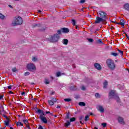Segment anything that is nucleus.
Here are the masks:
<instances>
[{
    "mask_svg": "<svg viewBox=\"0 0 129 129\" xmlns=\"http://www.w3.org/2000/svg\"><path fill=\"white\" fill-rule=\"evenodd\" d=\"M52 101H53V102H57V99L56 98H52Z\"/></svg>",
    "mask_w": 129,
    "mask_h": 129,
    "instance_id": "e433bc0d",
    "label": "nucleus"
},
{
    "mask_svg": "<svg viewBox=\"0 0 129 129\" xmlns=\"http://www.w3.org/2000/svg\"><path fill=\"white\" fill-rule=\"evenodd\" d=\"M12 71H13V72H16V71H17V69H16V68L13 69H12Z\"/></svg>",
    "mask_w": 129,
    "mask_h": 129,
    "instance_id": "37998d69",
    "label": "nucleus"
},
{
    "mask_svg": "<svg viewBox=\"0 0 129 129\" xmlns=\"http://www.w3.org/2000/svg\"><path fill=\"white\" fill-rule=\"evenodd\" d=\"M79 105H80V106H85L86 104L83 102H80L79 103Z\"/></svg>",
    "mask_w": 129,
    "mask_h": 129,
    "instance_id": "aec40b11",
    "label": "nucleus"
},
{
    "mask_svg": "<svg viewBox=\"0 0 129 129\" xmlns=\"http://www.w3.org/2000/svg\"><path fill=\"white\" fill-rule=\"evenodd\" d=\"M39 118H40L41 120L44 122V123H47L48 121L47 120V119L45 118V117H44L43 115H40Z\"/></svg>",
    "mask_w": 129,
    "mask_h": 129,
    "instance_id": "0eeeda50",
    "label": "nucleus"
},
{
    "mask_svg": "<svg viewBox=\"0 0 129 129\" xmlns=\"http://www.w3.org/2000/svg\"><path fill=\"white\" fill-rule=\"evenodd\" d=\"M80 123L81 124H83V123H82V120H80Z\"/></svg>",
    "mask_w": 129,
    "mask_h": 129,
    "instance_id": "bf43d9fd",
    "label": "nucleus"
},
{
    "mask_svg": "<svg viewBox=\"0 0 129 129\" xmlns=\"http://www.w3.org/2000/svg\"><path fill=\"white\" fill-rule=\"evenodd\" d=\"M27 69L29 71H31L32 72H34V71H36V66L34 64V63H30L27 64Z\"/></svg>",
    "mask_w": 129,
    "mask_h": 129,
    "instance_id": "423d86ee",
    "label": "nucleus"
},
{
    "mask_svg": "<svg viewBox=\"0 0 129 129\" xmlns=\"http://www.w3.org/2000/svg\"><path fill=\"white\" fill-rule=\"evenodd\" d=\"M62 44L64 45H67L68 44V39H64L62 41Z\"/></svg>",
    "mask_w": 129,
    "mask_h": 129,
    "instance_id": "dca6fc26",
    "label": "nucleus"
},
{
    "mask_svg": "<svg viewBox=\"0 0 129 129\" xmlns=\"http://www.w3.org/2000/svg\"><path fill=\"white\" fill-rule=\"evenodd\" d=\"M76 29H78V26H76Z\"/></svg>",
    "mask_w": 129,
    "mask_h": 129,
    "instance_id": "338daca9",
    "label": "nucleus"
},
{
    "mask_svg": "<svg viewBox=\"0 0 129 129\" xmlns=\"http://www.w3.org/2000/svg\"><path fill=\"white\" fill-rule=\"evenodd\" d=\"M25 76H28V75H30V72H26L25 74H24Z\"/></svg>",
    "mask_w": 129,
    "mask_h": 129,
    "instance_id": "c9c22d12",
    "label": "nucleus"
},
{
    "mask_svg": "<svg viewBox=\"0 0 129 129\" xmlns=\"http://www.w3.org/2000/svg\"><path fill=\"white\" fill-rule=\"evenodd\" d=\"M102 125L103 127H105V126H106V123H102Z\"/></svg>",
    "mask_w": 129,
    "mask_h": 129,
    "instance_id": "58836bf2",
    "label": "nucleus"
},
{
    "mask_svg": "<svg viewBox=\"0 0 129 129\" xmlns=\"http://www.w3.org/2000/svg\"><path fill=\"white\" fill-rule=\"evenodd\" d=\"M26 129H31L30 126L29 125H26Z\"/></svg>",
    "mask_w": 129,
    "mask_h": 129,
    "instance_id": "49530a36",
    "label": "nucleus"
},
{
    "mask_svg": "<svg viewBox=\"0 0 129 129\" xmlns=\"http://www.w3.org/2000/svg\"><path fill=\"white\" fill-rule=\"evenodd\" d=\"M61 31L62 33H69V29L67 28H62L61 29Z\"/></svg>",
    "mask_w": 129,
    "mask_h": 129,
    "instance_id": "f8f14e48",
    "label": "nucleus"
},
{
    "mask_svg": "<svg viewBox=\"0 0 129 129\" xmlns=\"http://www.w3.org/2000/svg\"><path fill=\"white\" fill-rule=\"evenodd\" d=\"M57 34H61V30H57Z\"/></svg>",
    "mask_w": 129,
    "mask_h": 129,
    "instance_id": "de8ad7c7",
    "label": "nucleus"
},
{
    "mask_svg": "<svg viewBox=\"0 0 129 129\" xmlns=\"http://www.w3.org/2000/svg\"><path fill=\"white\" fill-rule=\"evenodd\" d=\"M95 96L96 98H100V95L99 94V93L95 94Z\"/></svg>",
    "mask_w": 129,
    "mask_h": 129,
    "instance_id": "b1692460",
    "label": "nucleus"
},
{
    "mask_svg": "<svg viewBox=\"0 0 129 129\" xmlns=\"http://www.w3.org/2000/svg\"><path fill=\"white\" fill-rule=\"evenodd\" d=\"M82 119H83V116H81V117H80L79 120H82Z\"/></svg>",
    "mask_w": 129,
    "mask_h": 129,
    "instance_id": "8fccbe9b",
    "label": "nucleus"
},
{
    "mask_svg": "<svg viewBox=\"0 0 129 129\" xmlns=\"http://www.w3.org/2000/svg\"><path fill=\"white\" fill-rule=\"evenodd\" d=\"M3 111H5V110L3 109V110H0V114H2V112H3Z\"/></svg>",
    "mask_w": 129,
    "mask_h": 129,
    "instance_id": "864d4df0",
    "label": "nucleus"
},
{
    "mask_svg": "<svg viewBox=\"0 0 129 129\" xmlns=\"http://www.w3.org/2000/svg\"><path fill=\"white\" fill-rule=\"evenodd\" d=\"M94 129H98V128H97V127H95L94 128Z\"/></svg>",
    "mask_w": 129,
    "mask_h": 129,
    "instance_id": "69168bd1",
    "label": "nucleus"
},
{
    "mask_svg": "<svg viewBox=\"0 0 129 129\" xmlns=\"http://www.w3.org/2000/svg\"><path fill=\"white\" fill-rule=\"evenodd\" d=\"M97 42L98 43V44H103V42H102V41H101V40L99 39V40H98L97 41Z\"/></svg>",
    "mask_w": 129,
    "mask_h": 129,
    "instance_id": "2f4dec72",
    "label": "nucleus"
},
{
    "mask_svg": "<svg viewBox=\"0 0 129 129\" xmlns=\"http://www.w3.org/2000/svg\"><path fill=\"white\" fill-rule=\"evenodd\" d=\"M38 13H42V11L41 10H38Z\"/></svg>",
    "mask_w": 129,
    "mask_h": 129,
    "instance_id": "e2e57ef3",
    "label": "nucleus"
},
{
    "mask_svg": "<svg viewBox=\"0 0 129 129\" xmlns=\"http://www.w3.org/2000/svg\"><path fill=\"white\" fill-rule=\"evenodd\" d=\"M37 112H38V113H42V114H41L40 115H44L45 114L44 111H43L42 110H41V109H38L37 110Z\"/></svg>",
    "mask_w": 129,
    "mask_h": 129,
    "instance_id": "f3484780",
    "label": "nucleus"
},
{
    "mask_svg": "<svg viewBox=\"0 0 129 129\" xmlns=\"http://www.w3.org/2000/svg\"><path fill=\"white\" fill-rule=\"evenodd\" d=\"M1 129H6V127H4L3 128H1Z\"/></svg>",
    "mask_w": 129,
    "mask_h": 129,
    "instance_id": "0e129e2a",
    "label": "nucleus"
},
{
    "mask_svg": "<svg viewBox=\"0 0 129 129\" xmlns=\"http://www.w3.org/2000/svg\"><path fill=\"white\" fill-rule=\"evenodd\" d=\"M123 8L125 11H127V12H129V4L126 3L123 6Z\"/></svg>",
    "mask_w": 129,
    "mask_h": 129,
    "instance_id": "9b49d317",
    "label": "nucleus"
},
{
    "mask_svg": "<svg viewBox=\"0 0 129 129\" xmlns=\"http://www.w3.org/2000/svg\"><path fill=\"white\" fill-rule=\"evenodd\" d=\"M106 64L110 70L113 71L115 69V63L114 61L111 59H108L106 60Z\"/></svg>",
    "mask_w": 129,
    "mask_h": 129,
    "instance_id": "7ed1b4c3",
    "label": "nucleus"
},
{
    "mask_svg": "<svg viewBox=\"0 0 129 129\" xmlns=\"http://www.w3.org/2000/svg\"><path fill=\"white\" fill-rule=\"evenodd\" d=\"M56 108H61V106L57 105V106L56 107Z\"/></svg>",
    "mask_w": 129,
    "mask_h": 129,
    "instance_id": "6e6d98bb",
    "label": "nucleus"
},
{
    "mask_svg": "<svg viewBox=\"0 0 129 129\" xmlns=\"http://www.w3.org/2000/svg\"><path fill=\"white\" fill-rule=\"evenodd\" d=\"M22 95H26V92H23L22 93H21Z\"/></svg>",
    "mask_w": 129,
    "mask_h": 129,
    "instance_id": "603ef678",
    "label": "nucleus"
},
{
    "mask_svg": "<svg viewBox=\"0 0 129 129\" xmlns=\"http://www.w3.org/2000/svg\"><path fill=\"white\" fill-rule=\"evenodd\" d=\"M46 114L50 113V111H46Z\"/></svg>",
    "mask_w": 129,
    "mask_h": 129,
    "instance_id": "13d9d810",
    "label": "nucleus"
},
{
    "mask_svg": "<svg viewBox=\"0 0 129 129\" xmlns=\"http://www.w3.org/2000/svg\"><path fill=\"white\" fill-rule=\"evenodd\" d=\"M59 39H60V36H59V34H56L49 37L48 40L51 43H56V42L59 41Z\"/></svg>",
    "mask_w": 129,
    "mask_h": 129,
    "instance_id": "39448f33",
    "label": "nucleus"
},
{
    "mask_svg": "<svg viewBox=\"0 0 129 129\" xmlns=\"http://www.w3.org/2000/svg\"><path fill=\"white\" fill-rule=\"evenodd\" d=\"M108 84V83L107 81H105L103 83V88H106V86H107V85Z\"/></svg>",
    "mask_w": 129,
    "mask_h": 129,
    "instance_id": "a211bd4d",
    "label": "nucleus"
},
{
    "mask_svg": "<svg viewBox=\"0 0 129 129\" xmlns=\"http://www.w3.org/2000/svg\"><path fill=\"white\" fill-rule=\"evenodd\" d=\"M23 24V19L20 16L16 17L12 22V25L14 27H16V26H19L20 25H22Z\"/></svg>",
    "mask_w": 129,
    "mask_h": 129,
    "instance_id": "f03ea898",
    "label": "nucleus"
},
{
    "mask_svg": "<svg viewBox=\"0 0 129 129\" xmlns=\"http://www.w3.org/2000/svg\"><path fill=\"white\" fill-rule=\"evenodd\" d=\"M38 129H44V128H43L42 125H39Z\"/></svg>",
    "mask_w": 129,
    "mask_h": 129,
    "instance_id": "c03bdc74",
    "label": "nucleus"
},
{
    "mask_svg": "<svg viewBox=\"0 0 129 129\" xmlns=\"http://www.w3.org/2000/svg\"><path fill=\"white\" fill-rule=\"evenodd\" d=\"M4 98V95H0V100Z\"/></svg>",
    "mask_w": 129,
    "mask_h": 129,
    "instance_id": "09e8293b",
    "label": "nucleus"
},
{
    "mask_svg": "<svg viewBox=\"0 0 129 129\" xmlns=\"http://www.w3.org/2000/svg\"><path fill=\"white\" fill-rule=\"evenodd\" d=\"M50 94L51 95H53V94H54V92H52Z\"/></svg>",
    "mask_w": 129,
    "mask_h": 129,
    "instance_id": "680f3d73",
    "label": "nucleus"
},
{
    "mask_svg": "<svg viewBox=\"0 0 129 129\" xmlns=\"http://www.w3.org/2000/svg\"><path fill=\"white\" fill-rule=\"evenodd\" d=\"M88 41L90 42V43H92V42H93V39L92 38H88Z\"/></svg>",
    "mask_w": 129,
    "mask_h": 129,
    "instance_id": "f704fd0d",
    "label": "nucleus"
},
{
    "mask_svg": "<svg viewBox=\"0 0 129 129\" xmlns=\"http://www.w3.org/2000/svg\"><path fill=\"white\" fill-rule=\"evenodd\" d=\"M8 7H9V8H10L11 9H14V7H13V6H12V5H8Z\"/></svg>",
    "mask_w": 129,
    "mask_h": 129,
    "instance_id": "3c124183",
    "label": "nucleus"
},
{
    "mask_svg": "<svg viewBox=\"0 0 129 129\" xmlns=\"http://www.w3.org/2000/svg\"><path fill=\"white\" fill-rule=\"evenodd\" d=\"M71 90H77V88L75 86H72L71 87Z\"/></svg>",
    "mask_w": 129,
    "mask_h": 129,
    "instance_id": "393cba45",
    "label": "nucleus"
},
{
    "mask_svg": "<svg viewBox=\"0 0 129 129\" xmlns=\"http://www.w3.org/2000/svg\"><path fill=\"white\" fill-rule=\"evenodd\" d=\"M38 26V24H33V27H37Z\"/></svg>",
    "mask_w": 129,
    "mask_h": 129,
    "instance_id": "4d7b16f0",
    "label": "nucleus"
},
{
    "mask_svg": "<svg viewBox=\"0 0 129 129\" xmlns=\"http://www.w3.org/2000/svg\"><path fill=\"white\" fill-rule=\"evenodd\" d=\"M88 118H89V116L86 115L85 117V121H87V120H88Z\"/></svg>",
    "mask_w": 129,
    "mask_h": 129,
    "instance_id": "473e14b6",
    "label": "nucleus"
},
{
    "mask_svg": "<svg viewBox=\"0 0 129 129\" xmlns=\"http://www.w3.org/2000/svg\"><path fill=\"white\" fill-rule=\"evenodd\" d=\"M72 22L73 26H76V21H75V20L73 19L72 20Z\"/></svg>",
    "mask_w": 129,
    "mask_h": 129,
    "instance_id": "a878e982",
    "label": "nucleus"
},
{
    "mask_svg": "<svg viewBox=\"0 0 129 129\" xmlns=\"http://www.w3.org/2000/svg\"><path fill=\"white\" fill-rule=\"evenodd\" d=\"M48 103L49 105H54V102L52 100H48Z\"/></svg>",
    "mask_w": 129,
    "mask_h": 129,
    "instance_id": "4be33fe9",
    "label": "nucleus"
},
{
    "mask_svg": "<svg viewBox=\"0 0 129 129\" xmlns=\"http://www.w3.org/2000/svg\"><path fill=\"white\" fill-rule=\"evenodd\" d=\"M23 122L25 124H26V125H28V123H29V121H28V120H23Z\"/></svg>",
    "mask_w": 129,
    "mask_h": 129,
    "instance_id": "c756f323",
    "label": "nucleus"
},
{
    "mask_svg": "<svg viewBox=\"0 0 129 129\" xmlns=\"http://www.w3.org/2000/svg\"><path fill=\"white\" fill-rule=\"evenodd\" d=\"M98 109L100 112H101L103 113V112H104V108H103V106L101 105H98Z\"/></svg>",
    "mask_w": 129,
    "mask_h": 129,
    "instance_id": "6e6552de",
    "label": "nucleus"
},
{
    "mask_svg": "<svg viewBox=\"0 0 129 129\" xmlns=\"http://www.w3.org/2000/svg\"><path fill=\"white\" fill-rule=\"evenodd\" d=\"M45 84H49L50 83V81L48 79H46L44 81Z\"/></svg>",
    "mask_w": 129,
    "mask_h": 129,
    "instance_id": "c85d7f7f",
    "label": "nucleus"
},
{
    "mask_svg": "<svg viewBox=\"0 0 129 129\" xmlns=\"http://www.w3.org/2000/svg\"><path fill=\"white\" fill-rule=\"evenodd\" d=\"M10 129H13V127H10Z\"/></svg>",
    "mask_w": 129,
    "mask_h": 129,
    "instance_id": "774afa93",
    "label": "nucleus"
},
{
    "mask_svg": "<svg viewBox=\"0 0 129 129\" xmlns=\"http://www.w3.org/2000/svg\"><path fill=\"white\" fill-rule=\"evenodd\" d=\"M66 126H69L70 125V121H67L66 123H65Z\"/></svg>",
    "mask_w": 129,
    "mask_h": 129,
    "instance_id": "cd10ccee",
    "label": "nucleus"
},
{
    "mask_svg": "<svg viewBox=\"0 0 129 129\" xmlns=\"http://www.w3.org/2000/svg\"><path fill=\"white\" fill-rule=\"evenodd\" d=\"M85 3V0H81L80 1V4H84Z\"/></svg>",
    "mask_w": 129,
    "mask_h": 129,
    "instance_id": "4c0bfd02",
    "label": "nucleus"
},
{
    "mask_svg": "<svg viewBox=\"0 0 129 129\" xmlns=\"http://www.w3.org/2000/svg\"><path fill=\"white\" fill-rule=\"evenodd\" d=\"M94 67L96 69H97V70H100L101 69V66H100L98 63H95Z\"/></svg>",
    "mask_w": 129,
    "mask_h": 129,
    "instance_id": "1a4fd4ad",
    "label": "nucleus"
},
{
    "mask_svg": "<svg viewBox=\"0 0 129 129\" xmlns=\"http://www.w3.org/2000/svg\"><path fill=\"white\" fill-rule=\"evenodd\" d=\"M32 60L33 61V62H37V61H38V58H37L36 57L33 56L32 57Z\"/></svg>",
    "mask_w": 129,
    "mask_h": 129,
    "instance_id": "6ab92c4d",
    "label": "nucleus"
},
{
    "mask_svg": "<svg viewBox=\"0 0 129 129\" xmlns=\"http://www.w3.org/2000/svg\"><path fill=\"white\" fill-rule=\"evenodd\" d=\"M118 121L122 124H124V121H123V118L121 117H118Z\"/></svg>",
    "mask_w": 129,
    "mask_h": 129,
    "instance_id": "9d476101",
    "label": "nucleus"
},
{
    "mask_svg": "<svg viewBox=\"0 0 129 129\" xmlns=\"http://www.w3.org/2000/svg\"><path fill=\"white\" fill-rule=\"evenodd\" d=\"M12 87H13V86L10 85L8 87V89H12Z\"/></svg>",
    "mask_w": 129,
    "mask_h": 129,
    "instance_id": "a18cd8bd",
    "label": "nucleus"
},
{
    "mask_svg": "<svg viewBox=\"0 0 129 129\" xmlns=\"http://www.w3.org/2000/svg\"><path fill=\"white\" fill-rule=\"evenodd\" d=\"M5 125L9 126L10 124V119H7L6 121H4Z\"/></svg>",
    "mask_w": 129,
    "mask_h": 129,
    "instance_id": "2eb2a0df",
    "label": "nucleus"
},
{
    "mask_svg": "<svg viewBox=\"0 0 129 129\" xmlns=\"http://www.w3.org/2000/svg\"><path fill=\"white\" fill-rule=\"evenodd\" d=\"M61 75H65V74L61 73L60 72H57L56 73V77H60V76H61Z\"/></svg>",
    "mask_w": 129,
    "mask_h": 129,
    "instance_id": "ddd939ff",
    "label": "nucleus"
},
{
    "mask_svg": "<svg viewBox=\"0 0 129 129\" xmlns=\"http://www.w3.org/2000/svg\"><path fill=\"white\" fill-rule=\"evenodd\" d=\"M17 126H23V125H24V124L21 122H17Z\"/></svg>",
    "mask_w": 129,
    "mask_h": 129,
    "instance_id": "412c9836",
    "label": "nucleus"
},
{
    "mask_svg": "<svg viewBox=\"0 0 129 129\" xmlns=\"http://www.w3.org/2000/svg\"><path fill=\"white\" fill-rule=\"evenodd\" d=\"M109 98H114L117 102H119V97H118V96L116 94L115 91L111 90L109 93Z\"/></svg>",
    "mask_w": 129,
    "mask_h": 129,
    "instance_id": "20e7f679",
    "label": "nucleus"
},
{
    "mask_svg": "<svg viewBox=\"0 0 129 129\" xmlns=\"http://www.w3.org/2000/svg\"><path fill=\"white\" fill-rule=\"evenodd\" d=\"M76 119L75 118V117H73V118L70 119V121H71V122L75 121Z\"/></svg>",
    "mask_w": 129,
    "mask_h": 129,
    "instance_id": "72a5a7b5",
    "label": "nucleus"
},
{
    "mask_svg": "<svg viewBox=\"0 0 129 129\" xmlns=\"http://www.w3.org/2000/svg\"><path fill=\"white\" fill-rule=\"evenodd\" d=\"M82 90H85V89H86V88H85V87L84 86H82V87L81 88Z\"/></svg>",
    "mask_w": 129,
    "mask_h": 129,
    "instance_id": "ea45409f",
    "label": "nucleus"
},
{
    "mask_svg": "<svg viewBox=\"0 0 129 129\" xmlns=\"http://www.w3.org/2000/svg\"><path fill=\"white\" fill-rule=\"evenodd\" d=\"M106 18V13L102 11H99L97 13V16L96 18V20L94 23L95 24H99L101 23V22H104Z\"/></svg>",
    "mask_w": 129,
    "mask_h": 129,
    "instance_id": "f257e3e1",
    "label": "nucleus"
},
{
    "mask_svg": "<svg viewBox=\"0 0 129 129\" xmlns=\"http://www.w3.org/2000/svg\"><path fill=\"white\" fill-rule=\"evenodd\" d=\"M4 117H5V118H6L7 120L8 119H10V118H9V117H8V116L5 115H3Z\"/></svg>",
    "mask_w": 129,
    "mask_h": 129,
    "instance_id": "a19ab883",
    "label": "nucleus"
},
{
    "mask_svg": "<svg viewBox=\"0 0 129 129\" xmlns=\"http://www.w3.org/2000/svg\"><path fill=\"white\" fill-rule=\"evenodd\" d=\"M66 118H69V115H67Z\"/></svg>",
    "mask_w": 129,
    "mask_h": 129,
    "instance_id": "052dcab7",
    "label": "nucleus"
},
{
    "mask_svg": "<svg viewBox=\"0 0 129 129\" xmlns=\"http://www.w3.org/2000/svg\"><path fill=\"white\" fill-rule=\"evenodd\" d=\"M118 24L122 26V27H124V21L123 20H121L120 22Z\"/></svg>",
    "mask_w": 129,
    "mask_h": 129,
    "instance_id": "4468645a",
    "label": "nucleus"
},
{
    "mask_svg": "<svg viewBox=\"0 0 129 129\" xmlns=\"http://www.w3.org/2000/svg\"><path fill=\"white\" fill-rule=\"evenodd\" d=\"M64 101L67 102H70V101H71V99L70 98L64 99Z\"/></svg>",
    "mask_w": 129,
    "mask_h": 129,
    "instance_id": "bb28decb",
    "label": "nucleus"
},
{
    "mask_svg": "<svg viewBox=\"0 0 129 129\" xmlns=\"http://www.w3.org/2000/svg\"><path fill=\"white\" fill-rule=\"evenodd\" d=\"M111 55H112L113 56H114V57H116L118 55V54L115 53V52H112L111 53Z\"/></svg>",
    "mask_w": 129,
    "mask_h": 129,
    "instance_id": "7c9ffc66",
    "label": "nucleus"
},
{
    "mask_svg": "<svg viewBox=\"0 0 129 129\" xmlns=\"http://www.w3.org/2000/svg\"><path fill=\"white\" fill-rule=\"evenodd\" d=\"M118 51L119 53H120V54L121 55H122V54H123L122 51H121V50H119V49H118Z\"/></svg>",
    "mask_w": 129,
    "mask_h": 129,
    "instance_id": "79ce46f5",
    "label": "nucleus"
},
{
    "mask_svg": "<svg viewBox=\"0 0 129 129\" xmlns=\"http://www.w3.org/2000/svg\"><path fill=\"white\" fill-rule=\"evenodd\" d=\"M5 18H6V16H5L2 14L0 13V19L1 20H5Z\"/></svg>",
    "mask_w": 129,
    "mask_h": 129,
    "instance_id": "5701e85b",
    "label": "nucleus"
},
{
    "mask_svg": "<svg viewBox=\"0 0 129 129\" xmlns=\"http://www.w3.org/2000/svg\"><path fill=\"white\" fill-rule=\"evenodd\" d=\"M9 93H10V94H14V92H13L12 91H10Z\"/></svg>",
    "mask_w": 129,
    "mask_h": 129,
    "instance_id": "5fc2aeb1",
    "label": "nucleus"
}]
</instances>
